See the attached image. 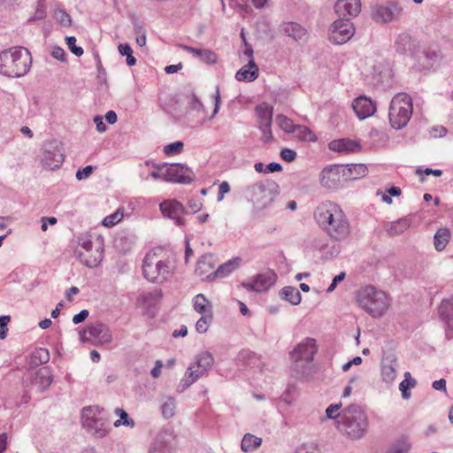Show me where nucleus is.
I'll use <instances>...</instances> for the list:
<instances>
[{
	"label": "nucleus",
	"instance_id": "f257e3e1",
	"mask_svg": "<svg viewBox=\"0 0 453 453\" xmlns=\"http://www.w3.org/2000/svg\"><path fill=\"white\" fill-rule=\"evenodd\" d=\"M319 226L333 239L345 240L350 234V226L342 207L332 201L321 202L314 211Z\"/></svg>",
	"mask_w": 453,
	"mask_h": 453
},
{
	"label": "nucleus",
	"instance_id": "f03ea898",
	"mask_svg": "<svg viewBox=\"0 0 453 453\" xmlns=\"http://www.w3.org/2000/svg\"><path fill=\"white\" fill-rule=\"evenodd\" d=\"M175 266L166 251L160 248L150 250L142 261V274L152 283L163 284L174 274Z\"/></svg>",
	"mask_w": 453,
	"mask_h": 453
},
{
	"label": "nucleus",
	"instance_id": "7ed1b4c3",
	"mask_svg": "<svg viewBox=\"0 0 453 453\" xmlns=\"http://www.w3.org/2000/svg\"><path fill=\"white\" fill-rule=\"evenodd\" d=\"M31 65V54L24 47H12L0 52V73L4 76L22 77L30 70Z\"/></svg>",
	"mask_w": 453,
	"mask_h": 453
},
{
	"label": "nucleus",
	"instance_id": "20e7f679",
	"mask_svg": "<svg viewBox=\"0 0 453 453\" xmlns=\"http://www.w3.org/2000/svg\"><path fill=\"white\" fill-rule=\"evenodd\" d=\"M339 431L351 440L365 436L368 429V420L365 411L357 405L352 404L342 411L341 419L336 421Z\"/></svg>",
	"mask_w": 453,
	"mask_h": 453
},
{
	"label": "nucleus",
	"instance_id": "39448f33",
	"mask_svg": "<svg viewBox=\"0 0 453 453\" xmlns=\"http://www.w3.org/2000/svg\"><path fill=\"white\" fill-rule=\"evenodd\" d=\"M358 305L373 318L382 317L391 305L390 297L372 286H366L357 293Z\"/></svg>",
	"mask_w": 453,
	"mask_h": 453
},
{
	"label": "nucleus",
	"instance_id": "423d86ee",
	"mask_svg": "<svg viewBox=\"0 0 453 453\" xmlns=\"http://www.w3.org/2000/svg\"><path fill=\"white\" fill-rule=\"evenodd\" d=\"M413 112V104L411 96L405 93L395 95L389 106V121L395 129L404 127L410 121Z\"/></svg>",
	"mask_w": 453,
	"mask_h": 453
},
{
	"label": "nucleus",
	"instance_id": "0eeeda50",
	"mask_svg": "<svg viewBox=\"0 0 453 453\" xmlns=\"http://www.w3.org/2000/svg\"><path fill=\"white\" fill-rule=\"evenodd\" d=\"M81 423L86 431L96 438L104 437L111 430L104 410L98 406L85 407L81 412Z\"/></svg>",
	"mask_w": 453,
	"mask_h": 453
},
{
	"label": "nucleus",
	"instance_id": "6e6552de",
	"mask_svg": "<svg viewBox=\"0 0 453 453\" xmlns=\"http://www.w3.org/2000/svg\"><path fill=\"white\" fill-rule=\"evenodd\" d=\"M252 203L257 209L269 206L277 197L279 191L277 185L273 181H261L249 188Z\"/></svg>",
	"mask_w": 453,
	"mask_h": 453
},
{
	"label": "nucleus",
	"instance_id": "1a4fd4ad",
	"mask_svg": "<svg viewBox=\"0 0 453 453\" xmlns=\"http://www.w3.org/2000/svg\"><path fill=\"white\" fill-rule=\"evenodd\" d=\"M318 351L315 339L306 338L298 343L290 352V359L296 365H303L313 361Z\"/></svg>",
	"mask_w": 453,
	"mask_h": 453
},
{
	"label": "nucleus",
	"instance_id": "9d476101",
	"mask_svg": "<svg viewBox=\"0 0 453 453\" xmlns=\"http://www.w3.org/2000/svg\"><path fill=\"white\" fill-rule=\"evenodd\" d=\"M345 173L344 165H331L323 168L319 175L321 186L327 189L338 188L346 180Z\"/></svg>",
	"mask_w": 453,
	"mask_h": 453
},
{
	"label": "nucleus",
	"instance_id": "9b49d317",
	"mask_svg": "<svg viewBox=\"0 0 453 453\" xmlns=\"http://www.w3.org/2000/svg\"><path fill=\"white\" fill-rule=\"evenodd\" d=\"M355 34V27L349 19L335 20L330 27L329 39L333 43L342 44L348 42Z\"/></svg>",
	"mask_w": 453,
	"mask_h": 453
},
{
	"label": "nucleus",
	"instance_id": "f8f14e48",
	"mask_svg": "<svg viewBox=\"0 0 453 453\" xmlns=\"http://www.w3.org/2000/svg\"><path fill=\"white\" fill-rule=\"evenodd\" d=\"M81 339L83 342H92L96 344L110 343L112 340L111 330L104 324L88 326L81 333Z\"/></svg>",
	"mask_w": 453,
	"mask_h": 453
},
{
	"label": "nucleus",
	"instance_id": "ddd939ff",
	"mask_svg": "<svg viewBox=\"0 0 453 453\" xmlns=\"http://www.w3.org/2000/svg\"><path fill=\"white\" fill-rule=\"evenodd\" d=\"M277 274L273 271H266L257 274L252 280L242 283V287L248 291L256 293L266 292L276 281Z\"/></svg>",
	"mask_w": 453,
	"mask_h": 453
},
{
	"label": "nucleus",
	"instance_id": "4468645a",
	"mask_svg": "<svg viewBox=\"0 0 453 453\" xmlns=\"http://www.w3.org/2000/svg\"><path fill=\"white\" fill-rule=\"evenodd\" d=\"M403 14V8L397 4L380 5L373 9L372 16L376 22H390L398 19Z\"/></svg>",
	"mask_w": 453,
	"mask_h": 453
},
{
	"label": "nucleus",
	"instance_id": "2eb2a0df",
	"mask_svg": "<svg viewBox=\"0 0 453 453\" xmlns=\"http://www.w3.org/2000/svg\"><path fill=\"white\" fill-rule=\"evenodd\" d=\"M160 211L165 217L173 219L176 225H184V214L185 209L180 202L174 199H168L162 202L159 205Z\"/></svg>",
	"mask_w": 453,
	"mask_h": 453
},
{
	"label": "nucleus",
	"instance_id": "dca6fc26",
	"mask_svg": "<svg viewBox=\"0 0 453 453\" xmlns=\"http://www.w3.org/2000/svg\"><path fill=\"white\" fill-rule=\"evenodd\" d=\"M215 265L216 260L213 255L205 254L197 261L195 273L202 280H212L217 278Z\"/></svg>",
	"mask_w": 453,
	"mask_h": 453
},
{
	"label": "nucleus",
	"instance_id": "f3484780",
	"mask_svg": "<svg viewBox=\"0 0 453 453\" xmlns=\"http://www.w3.org/2000/svg\"><path fill=\"white\" fill-rule=\"evenodd\" d=\"M334 9L339 17L349 19L359 14L361 11V1L338 0L334 5Z\"/></svg>",
	"mask_w": 453,
	"mask_h": 453
},
{
	"label": "nucleus",
	"instance_id": "a211bd4d",
	"mask_svg": "<svg viewBox=\"0 0 453 453\" xmlns=\"http://www.w3.org/2000/svg\"><path fill=\"white\" fill-rule=\"evenodd\" d=\"M352 108L359 119H365L376 111L375 104L366 96H359L352 103Z\"/></svg>",
	"mask_w": 453,
	"mask_h": 453
},
{
	"label": "nucleus",
	"instance_id": "6ab92c4d",
	"mask_svg": "<svg viewBox=\"0 0 453 453\" xmlns=\"http://www.w3.org/2000/svg\"><path fill=\"white\" fill-rule=\"evenodd\" d=\"M187 170L188 169L184 168L182 165L174 164L163 166L162 174L164 179L167 181L186 182L190 180L188 176L185 175Z\"/></svg>",
	"mask_w": 453,
	"mask_h": 453
},
{
	"label": "nucleus",
	"instance_id": "aec40b11",
	"mask_svg": "<svg viewBox=\"0 0 453 453\" xmlns=\"http://www.w3.org/2000/svg\"><path fill=\"white\" fill-rule=\"evenodd\" d=\"M52 382V375L48 367L38 369L31 380L32 385L38 392L47 389Z\"/></svg>",
	"mask_w": 453,
	"mask_h": 453
},
{
	"label": "nucleus",
	"instance_id": "412c9836",
	"mask_svg": "<svg viewBox=\"0 0 453 453\" xmlns=\"http://www.w3.org/2000/svg\"><path fill=\"white\" fill-rule=\"evenodd\" d=\"M80 261L88 267H96L103 259V254L99 248L95 250H77Z\"/></svg>",
	"mask_w": 453,
	"mask_h": 453
},
{
	"label": "nucleus",
	"instance_id": "4be33fe9",
	"mask_svg": "<svg viewBox=\"0 0 453 453\" xmlns=\"http://www.w3.org/2000/svg\"><path fill=\"white\" fill-rule=\"evenodd\" d=\"M328 148L333 151L350 153L358 151L360 146L357 142L353 140L339 139L330 142L328 144Z\"/></svg>",
	"mask_w": 453,
	"mask_h": 453
},
{
	"label": "nucleus",
	"instance_id": "5701e85b",
	"mask_svg": "<svg viewBox=\"0 0 453 453\" xmlns=\"http://www.w3.org/2000/svg\"><path fill=\"white\" fill-rule=\"evenodd\" d=\"M258 76V67L253 59H250L249 63L240 69L235 78L239 81H252Z\"/></svg>",
	"mask_w": 453,
	"mask_h": 453
},
{
	"label": "nucleus",
	"instance_id": "b1692460",
	"mask_svg": "<svg viewBox=\"0 0 453 453\" xmlns=\"http://www.w3.org/2000/svg\"><path fill=\"white\" fill-rule=\"evenodd\" d=\"M162 297V291L157 289L150 292H144L139 295L136 299V306L141 308H149L155 304Z\"/></svg>",
	"mask_w": 453,
	"mask_h": 453
},
{
	"label": "nucleus",
	"instance_id": "393cba45",
	"mask_svg": "<svg viewBox=\"0 0 453 453\" xmlns=\"http://www.w3.org/2000/svg\"><path fill=\"white\" fill-rule=\"evenodd\" d=\"M242 262V260L240 257H235L219 265L215 271V275L217 278L226 277L232 272L238 269L241 266Z\"/></svg>",
	"mask_w": 453,
	"mask_h": 453
},
{
	"label": "nucleus",
	"instance_id": "a878e982",
	"mask_svg": "<svg viewBox=\"0 0 453 453\" xmlns=\"http://www.w3.org/2000/svg\"><path fill=\"white\" fill-rule=\"evenodd\" d=\"M180 47L187 52L198 57L202 61L207 64H212L217 61V55L210 50L196 49L187 45H181Z\"/></svg>",
	"mask_w": 453,
	"mask_h": 453
},
{
	"label": "nucleus",
	"instance_id": "bb28decb",
	"mask_svg": "<svg viewBox=\"0 0 453 453\" xmlns=\"http://www.w3.org/2000/svg\"><path fill=\"white\" fill-rule=\"evenodd\" d=\"M194 310L203 314H212V306L210 303V301L203 295L198 294L194 296L192 300Z\"/></svg>",
	"mask_w": 453,
	"mask_h": 453
},
{
	"label": "nucleus",
	"instance_id": "cd10ccee",
	"mask_svg": "<svg viewBox=\"0 0 453 453\" xmlns=\"http://www.w3.org/2000/svg\"><path fill=\"white\" fill-rule=\"evenodd\" d=\"M256 113L260 119V126L269 127L272 124L273 108L264 104L256 107Z\"/></svg>",
	"mask_w": 453,
	"mask_h": 453
},
{
	"label": "nucleus",
	"instance_id": "c85d7f7f",
	"mask_svg": "<svg viewBox=\"0 0 453 453\" xmlns=\"http://www.w3.org/2000/svg\"><path fill=\"white\" fill-rule=\"evenodd\" d=\"M451 237L448 228H440L434 234V248L437 251H442L448 245Z\"/></svg>",
	"mask_w": 453,
	"mask_h": 453
},
{
	"label": "nucleus",
	"instance_id": "c756f323",
	"mask_svg": "<svg viewBox=\"0 0 453 453\" xmlns=\"http://www.w3.org/2000/svg\"><path fill=\"white\" fill-rule=\"evenodd\" d=\"M346 170L345 179H358L366 175L368 170L364 164H355L344 166Z\"/></svg>",
	"mask_w": 453,
	"mask_h": 453
},
{
	"label": "nucleus",
	"instance_id": "7c9ffc66",
	"mask_svg": "<svg viewBox=\"0 0 453 453\" xmlns=\"http://www.w3.org/2000/svg\"><path fill=\"white\" fill-rule=\"evenodd\" d=\"M262 443L260 437L255 436L251 434H246L242 441L241 448L244 452H251L257 449Z\"/></svg>",
	"mask_w": 453,
	"mask_h": 453
},
{
	"label": "nucleus",
	"instance_id": "2f4dec72",
	"mask_svg": "<svg viewBox=\"0 0 453 453\" xmlns=\"http://www.w3.org/2000/svg\"><path fill=\"white\" fill-rule=\"evenodd\" d=\"M284 32L295 40H303L306 37V30L299 24L289 22L285 25Z\"/></svg>",
	"mask_w": 453,
	"mask_h": 453
},
{
	"label": "nucleus",
	"instance_id": "473e14b6",
	"mask_svg": "<svg viewBox=\"0 0 453 453\" xmlns=\"http://www.w3.org/2000/svg\"><path fill=\"white\" fill-rule=\"evenodd\" d=\"M43 160L50 169L58 167L64 161V156L60 150L46 151Z\"/></svg>",
	"mask_w": 453,
	"mask_h": 453
},
{
	"label": "nucleus",
	"instance_id": "72a5a7b5",
	"mask_svg": "<svg viewBox=\"0 0 453 453\" xmlns=\"http://www.w3.org/2000/svg\"><path fill=\"white\" fill-rule=\"evenodd\" d=\"M291 134H294L295 137L301 141L314 142L317 139L310 128L301 125H296Z\"/></svg>",
	"mask_w": 453,
	"mask_h": 453
},
{
	"label": "nucleus",
	"instance_id": "f704fd0d",
	"mask_svg": "<svg viewBox=\"0 0 453 453\" xmlns=\"http://www.w3.org/2000/svg\"><path fill=\"white\" fill-rule=\"evenodd\" d=\"M203 372L193 364L191 365L182 379L184 388L189 387L195 381H196Z\"/></svg>",
	"mask_w": 453,
	"mask_h": 453
},
{
	"label": "nucleus",
	"instance_id": "c9c22d12",
	"mask_svg": "<svg viewBox=\"0 0 453 453\" xmlns=\"http://www.w3.org/2000/svg\"><path fill=\"white\" fill-rule=\"evenodd\" d=\"M381 377L386 382H392L396 377L395 360L390 361L388 364L384 363L381 366Z\"/></svg>",
	"mask_w": 453,
	"mask_h": 453
},
{
	"label": "nucleus",
	"instance_id": "e433bc0d",
	"mask_svg": "<svg viewBox=\"0 0 453 453\" xmlns=\"http://www.w3.org/2000/svg\"><path fill=\"white\" fill-rule=\"evenodd\" d=\"M410 221L406 219H399L397 221L392 222L388 226L387 231L391 235H398L403 234L410 227Z\"/></svg>",
	"mask_w": 453,
	"mask_h": 453
},
{
	"label": "nucleus",
	"instance_id": "4c0bfd02",
	"mask_svg": "<svg viewBox=\"0 0 453 453\" xmlns=\"http://www.w3.org/2000/svg\"><path fill=\"white\" fill-rule=\"evenodd\" d=\"M213 361L214 359L211 353L203 352L197 357L194 365L196 368H199L203 372H204L211 367Z\"/></svg>",
	"mask_w": 453,
	"mask_h": 453
},
{
	"label": "nucleus",
	"instance_id": "58836bf2",
	"mask_svg": "<svg viewBox=\"0 0 453 453\" xmlns=\"http://www.w3.org/2000/svg\"><path fill=\"white\" fill-rule=\"evenodd\" d=\"M281 296L284 299L292 304H298L301 302V295L299 291L293 287H285L281 290Z\"/></svg>",
	"mask_w": 453,
	"mask_h": 453
},
{
	"label": "nucleus",
	"instance_id": "ea45409f",
	"mask_svg": "<svg viewBox=\"0 0 453 453\" xmlns=\"http://www.w3.org/2000/svg\"><path fill=\"white\" fill-rule=\"evenodd\" d=\"M50 360V353L44 348L36 349L31 356V362L35 365L46 364Z\"/></svg>",
	"mask_w": 453,
	"mask_h": 453
},
{
	"label": "nucleus",
	"instance_id": "a19ab883",
	"mask_svg": "<svg viewBox=\"0 0 453 453\" xmlns=\"http://www.w3.org/2000/svg\"><path fill=\"white\" fill-rule=\"evenodd\" d=\"M53 17L56 19V21L63 27H69L72 26L71 16L61 8H56L54 10Z\"/></svg>",
	"mask_w": 453,
	"mask_h": 453
},
{
	"label": "nucleus",
	"instance_id": "79ce46f5",
	"mask_svg": "<svg viewBox=\"0 0 453 453\" xmlns=\"http://www.w3.org/2000/svg\"><path fill=\"white\" fill-rule=\"evenodd\" d=\"M276 124L281 130L288 134H291L296 127L292 119L282 114L276 116Z\"/></svg>",
	"mask_w": 453,
	"mask_h": 453
},
{
	"label": "nucleus",
	"instance_id": "37998d69",
	"mask_svg": "<svg viewBox=\"0 0 453 453\" xmlns=\"http://www.w3.org/2000/svg\"><path fill=\"white\" fill-rule=\"evenodd\" d=\"M213 314H203L196 321V330L199 334H204L209 329L212 322Z\"/></svg>",
	"mask_w": 453,
	"mask_h": 453
},
{
	"label": "nucleus",
	"instance_id": "c03bdc74",
	"mask_svg": "<svg viewBox=\"0 0 453 453\" xmlns=\"http://www.w3.org/2000/svg\"><path fill=\"white\" fill-rule=\"evenodd\" d=\"M124 217V211L122 209H118L114 213L106 216L103 221L102 225L106 227H111L115 226L117 223L120 222Z\"/></svg>",
	"mask_w": 453,
	"mask_h": 453
},
{
	"label": "nucleus",
	"instance_id": "a18cd8bd",
	"mask_svg": "<svg viewBox=\"0 0 453 453\" xmlns=\"http://www.w3.org/2000/svg\"><path fill=\"white\" fill-rule=\"evenodd\" d=\"M115 414L119 416V419H118V420H116L114 422V426L118 427V426H119L121 425H124V426H132L133 427L134 426V420L130 419L128 418V414L123 409L117 408L115 410Z\"/></svg>",
	"mask_w": 453,
	"mask_h": 453
},
{
	"label": "nucleus",
	"instance_id": "49530a36",
	"mask_svg": "<svg viewBox=\"0 0 453 453\" xmlns=\"http://www.w3.org/2000/svg\"><path fill=\"white\" fill-rule=\"evenodd\" d=\"M404 376L405 379L400 383L399 389L402 391L403 397L408 398L410 395V394L408 393V389L411 386L413 387L415 385V380H410L411 373L408 372H405Z\"/></svg>",
	"mask_w": 453,
	"mask_h": 453
},
{
	"label": "nucleus",
	"instance_id": "de8ad7c7",
	"mask_svg": "<svg viewBox=\"0 0 453 453\" xmlns=\"http://www.w3.org/2000/svg\"><path fill=\"white\" fill-rule=\"evenodd\" d=\"M175 402L173 398H169L162 404V413L165 418H170L174 415Z\"/></svg>",
	"mask_w": 453,
	"mask_h": 453
},
{
	"label": "nucleus",
	"instance_id": "09e8293b",
	"mask_svg": "<svg viewBox=\"0 0 453 453\" xmlns=\"http://www.w3.org/2000/svg\"><path fill=\"white\" fill-rule=\"evenodd\" d=\"M65 42L70 51L77 57H81L83 54V49L76 45V38L74 36H67Z\"/></svg>",
	"mask_w": 453,
	"mask_h": 453
},
{
	"label": "nucleus",
	"instance_id": "8fccbe9b",
	"mask_svg": "<svg viewBox=\"0 0 453 453\" xmlns=\"http://www.w3.org/2000/svg\"><path fill=\"white\" fill-rule=\"evenodd\" d=\"M184 143L182 142H175L164 147V152L166 155L179 154L183 150Z\"/></svg>",
	"mask_w": 453,
	"mask_h": 453
},
{
	"label": "nucleus",
	"instance_id": "3c124183",
	"mask_svg": "<svg viewBox=\"0 0 453 453\" xmlns=\"http://www.w3.org/2000/svg\"><path fill=\"white\" fill-rule=\"evenodd\" d=\"M46 16V0H38L35 12L32 17L34 20L42 19Z\"/></svg>",
	"mask_w": 453,
	"mask_h": 453
},
{
	"label": "nucleus",
	"instance_id": "603ef678",
	"mask_svg": "<svg viewBox=\"0 0 453 453\" xmlns=\"http://www.w3.org/2000/svg\"><path fill=\"white\" fill-rule=\"evenodd\" d=\"M342 408V403L331 404L326 410V417L328 418H336L341 419L342 412H340V409Z\"/></svg>",
	"mask_w": 453,
	"mask_h": 453
},
{
	"label": "nucleus",
	"instance_id": "864d4df0",
	"mask_svg": "<svg viewBox=\"0 0 453 453\" xmlns=\"http://www.w3.org/2000/svg\"><path fill=\"white\" fill-rule=\"evenodd\" d=\"M95 250V248L93 247V242L90 240V238L84 235V236L80 237L78 250Z\"/></svg>",
	"mask_w": 453,
	"mask_h": 453
},
{
	"label": "nucleus",
	"instance_id": "5fc2aeb1",
	"mask_svg": "<svg viewBox=\"0 0 453 453\" xmlns=\"http://www.w3.org/2000/svg\"><path fill=\"white\" fill-rule=\"evenodd\" d=\"M135 34H136V42L140 47H143L146 45V33L142 27H135Z\"/></svg>",
	"mask_w": 453,
	"mask_h": 453
},
{
	"label": "nucleus",
	"instance_id": "6e6d98bb",
	"mask_svg": "<svg viewBox=\"0 0 453 453\" xmlns=\"http://www.w3.org/2000/svg\"><path fill=\"white\" fill-rule=\"evenodd\" d=\"M93 172V166L92 165H87L86 167L82 169H79L76 173V179L81 180L83 179L88 178Z\"/></svg>",
	"mask_w": 453,
	"mask_h": 453
},
{
	"label": "nucleus",
	"instance_id": "4d7b16f0",
	"mask_svg": "<svg viewBox=\"0 0 453 453\" xmlns=\"http://www.w3.org/2000/svg\"><path fill=\"white\" fill-rule=\"evenodd\" d=\"M280 157L283 160L287 162H292L296 157V152L290 149H283L280 151Z\"/></svg>",
	"mask_w": 453,
	"mask_h": 453
},
{
	"label": "nucleus",
	"instance_id": "13d9d810",
	"mask_svg": "<svg viewBox=\"0 0 453 453\" xmlns=\"http://www.w3.org/2000/svg\"><path fill=\"white\" fill-rule=\"evenodd\" d=\"M230 191V186L228 182L223 181L219 184L217 200L219 202L224 199V196Z\"/></svg>",
	"mask_w": 453,
	"mask_h": 453
},
{
	"label": "nucleus",
	"instance_id": "bf43d9fd",
	"mask_svg": "<svg viewBox=\"0 0 453 453\" xmlns=\"http://www.w3.org/2000/svg\"><path fill=\"white\" fill-rule=\"evenodd\" d=\"M346 273L342 272L340 274L336 275L331 283V285L327 288V292H332L336 288L337 284L344 280Z\"/></svg>",
	"mask_w": 453,
	"mask_h": 453
},
{
	"label": "nucleus",
	"instance_id": "052dcab7",
	"mask_svg": "<svg viewBox=\"0 0 453 453\" xmlns=\"http://www.w3.org/2000/svg\"><path fill=\"white\" fill-rule=\"evenodd\" d=\"M88 314L89 312L88 310H82L78 314L73 317V322L74 324H80L88 317Z\"/></svg>",
	"mask_w": 453,
	"mask_h": 453
},
{
	"label": "nucleus",
	"instance_id": "680f3d73",
	"mask_svg": "<svg viewBox=\"0 0 453 453\" xmlns=\"http://www.w3.org/2000/svg\"><path fill=\"white\" fill-rule=\"evenodd\" d=\"M416 173L419 176H421L423 173H425L426 175L433 174L436 177H440V176H441L442 172L439 169L433 170L430 168H426L424 171H422L420 168H418L416 170Z\"/></svg>",
	"mask_w": 453,
	"mask_h": 453
},
{
	"label": "nucleus",
	"instance_id": "e2e57ef3",
	"mask_svg": "<svg viewBox=\"0 0 453 453\" xmlns=\"http://www.w3.org/2000/svg\"><path fill=\"white\" fill-rule=\"evenodd\" d=\"M94 122L96 126V129L98 132L103 133L106 130V125L104 124L103 118L99 115L94 118Z\"/></svg>",
	"mask_w": 453,
	"mask_h": 453
},
{
	"label": "nucleus",
	"instance_id": "0e129e2a",
	"mask_svg": "<svg viewBox=\"0 0 453 453\" xmlns=\"http://www.w3.org/2000/svg\"><path fill=\"white\" fill-rule=\"evenodd\" d=\"M296 453H319V449L312 445H303L298 449Z\"/></svg>",
	"mask_w": 453,
	"mask_h": 453
},
{
	"label": "nucleus",
	"instance_id": "69168bd1",
	"mask_svg": "<svg viewBox=\"0 0 453 453\" xmlns=\"http://www.w3.org/2000/svg\"><path fill=\"white\" fill-rule=\"evenodd\" d=\"M281 169H282V167L280 164L273 162V163L268 164L265 166V173H269L280 172V171H281Z\"/></svg>",
	"mask_w": 453,
	"mask_h": 453
},
{
	"label": "nucleus",
	"instance_id": "338daca9",
	"mask_svg": "<svg viewBox=\"0 0 453 453\" xmlns=\"http://www.w3.org/2000/svg\"><path fill=\"white\" fill-rule=\"evenodd\" d=\"M163 367V363L161 360H157L156 362L155 367L151 370L150 373L153 378H158L161 374V369Z\"/></svg>",
	"mask_w": 453,
	"mask_h": 453
},
{
	"label": "nucleus",
	"instance_id": "774afa93",
	"mask_svg": "<svg viewBox=\"0 0 453 453\" xmlns=\"http://www.w3.org/2000/svg\"><path fill=\"white\" fill-rule=\"evenodd\" d=\"M447 129L444 127H434L431 131V134L434 137H442L446 134Z\"/></svg>",
	"mask_w": 453,
	"mask_h": 453
}]
</instances>
